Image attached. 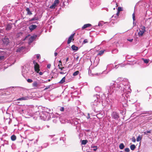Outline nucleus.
I'll return each instance as SVG.
<instances>
[{
    "label": "nucleus",
    "mask_w": 152,
    "mask_h": 152,
    "mask_svg": "<svg viewBox=\"0 0 152 152\" xmlns=\"http://www.w3.org/2000/svg\"><path fill=\"white\" fill-rule=\"evenodd\" d=\"M59 3V0H55L54 3L56 5H57V4H58Z\"/></svg>",
    "instance_id": "a878e982"
},
{
    "label": "nucleus",
    "mask_w": 152,
    "mask_h": 152,
    "mask_svg": "<svg viewBox=\"0 0 152 152\" xmlns=\"http://www.w3.org/2000/svg\"><path fill=\"white\" fill-rule=\"evenodd\" d=\"M59 64L58 65V67L59 69H60L61 70H63V69H64V67H61L60 66V65L61 66L62 65V63L61 62V61H59Z\"/></svg>",
    "instance_id": "1a4fd4ad"
},
{
    "label": "nucleus",
    "mask_w": 152,
    "mask_h": 152,
    "mask_svg": "<svg viewBox=\"0 0 152 152\" xmlns=\"http://www.w3.org/2000/svg\"><path fill=\"white\" fill-rule=\"evenodd\" d=\"M35 38V37L34 36L30 37L28 39V43L30 44L34 40Z\"/></svg>",
    "instance_id": "0eeeda50"
},
{
    "label": "nucleus",
    "mask_w": 152,
    "mask_h": 152,
    "mask_svg": "<svg viewBox=\"0 0 152 152\" xmlns=\"http://www.w3.org/2000/svg\"><path fill=\"white\" fill-rule=\"evenodd\" d=\"M75 124V121H74V122H73V123H72V124Z\"/></svg>",
    "instance_id": "5fc2aeb1"
},
{
    "label": "nucleus",
    "mask_w": 152,
    "mask_h": 152,
    "mask_svg": "<svg viewBox=\"0 0 152 152\" xmlns=\"http://www.w3.org/2000/svg\"><path fill=\"white\" fill-rule=\"evenodd\" d=\"M119 152H122V151H120Z\"/></svg>",
    "instance_id": "e2e57ef3"
},
{
    "label": "nucleus",
    "mask_w": 152,
    "mask_h": 152,
    "mask_svg": "<svg viewBox=\"0 0 152 152\" xmlns=\"http://www.w3.org/2000/svg\"><path fill=\"white\" fill-rule=\"evenodd\" d=\"M132 16L133 19V21H134L135 20V14L134 13H133L132 14Z\"/></svg>",
    "instance_id": "7c9ffc66"
},
{
    "label": "nucleus",
    "mask_w": 152,
    "mask_h": 152,
    "mask_svg": "<svg viewBox=\"0 0 152 152\" xmlns=\"http://www.w3.org/2000/svg\"><path fill=\"white\" fill-rule=\"evenodd\" d=\"M2 41L4 45H7L9 43V40L8 38L5 37L2 39Z\"/></svg>",
    "instance_id": "20e7f679"
},
{
    "label": "nucleus",
    "mask_w": 152,
    "mask_h": 152,
    "mask_svg": "<svg viewBox=\"0 0 152 152\" xmlns=\"http://www.w3.org/2000/svg\"><path fill=\"white\" fill-rule=\"evenodd\" d=\"M28 97H22L18 99V100H26L28 99Z\"/></svg>",
    "instance_id": "f8f14e48"
},
{
    "label": "nucleus",
    "mask_w": 152,
    "mask_h": 152,
    "mask_svg": "<svg viewBox=\"0 0 152 152\" xmlns=\"http://www.w3.org/2000/svg\"><path fill=\"white\" fill-rule=\"evenodd\" d=\"M33 63L34 65V68L35 71L37 73H39V71H40L39 65L34 61H33Z\"/></svg>",
    "instance_id": "f257e3e1"
},
{
    "label": "nucleus",
    "mask_w": 152,
    "mask_h": 152,
    "mask_svg": "<svg viewBox=\"0 0 152 152\" xmlns=\"http://www.w3.org/2000/svg\"><path fill=\"white\" fill-rule=\"evenodd\" d=\"M88 41L87 39H85L83 40L81 44V45H83V44H85L86 43H88Z\"/></svg>",
    "instance_id": "b1692460"
},
{
    "label": "nucleus",
    "mask_w": 152,
    "mask_h": 152,
    "mask_svg": "<svg viewBox=\"0 0 152 152\" xmlns=\"http://www.w3.org/2000/svg\"><path fill=\"white\" fill-rule=\"evenodd\" d=\"M118 11L120 12L121 11H122V9L121 7H118Z\"/></svg>",
    "instance_id": "c756f323"
},
{
    "label": "nucleus",
    "mask_w": 152,
    "mask_h": 152,
    "mask_svg": "<svg viewBox=\"0 0 152 152\" xmlns=\"http://www.w3.org/2000/svg\"><path fill=\"white\" fill-rule=\"evenodd\" d=\"M145 28H146L144 26L142 25H141V26L140 29H141V30H142L143 31L146 32V31L145 30Z\"/></svg>",
    "instance_id": "6ab92c4d"
},
{
    "label": "nucleus",
    "mask_w": 152,
    "mask_h": 152,
    "mask_svg": "<svg viewBox=\"0 0 152 152\" xmlns=\"http://www.w3.org/2000/svg\"><path fill=\"white\" fill-rule=\"evenodd\" d=\"M12 28L11 24H8L6 28V30H10Z\"/></svg>",
    "instance_id": "9d476101"
},
{
    "label": "nucleus",
    "mask_w": 152,
    "mask_h": 152,
    "mask_svg": "<svg viewBox=\"0 0 152 152\" xmlns=\"http://www.w3.org/2000/svg\"><path fill=\"white\" fill-rule=\"evenodd\" d=\"M128 40L130 42H132L133 41V39H128Z\"/></svg>",
    "instance_id": "ea45409f"
},
{
    "label": "nucleus",
    "mask_w": 152,
    "mask_h": 152,
    "mask_svg": "<svg viewBox=\"0 0 152 152\" xmlns=\"http://www.w3.org/2000/svg\"><path fill=\"white\" fill-rule=\"evenodd\" d=\"M124 150L126 152H129L130 151V150L128 148H125Z\"/></svg>",
    "instance_id": "2f4dec72"
},
{
    "label": "nucleus",
    "mask_w": 152,
    "mask_h": 152,
    "mask_svg": "<svg viewBox=\"0 0 152 152\" xmlns=\"http://www.w3.org/2000/svg\"><path fill=\"white\" fill-rule=\"evenodd\" d=\"M57 55V53L56 52H55V53H54V55L55 56H56Z\"/></svg>",
    "instance_id": "de8ad7c7"
},
{
    "label": "nucleus",
    "mask_w": 152,
    "mask_h": 152,
    "mask_svg": "<svg viewBox=\"0 0 152 152\" xmlns=\"http://www.w3.org/2000/svg\"><path fill=\"white\" fill-rule=\"evenodd\" d=\"M119 147L120 149H123L124 148V145L123 143H121L119 145Z\"/></svg>",
    "instance_id": "f3484780"
},
{
    "label": "nucleus",
    "mask_w": 152,
    "mask_h": 152,
    "mask_svg": "<svg viewBox=\"0 0 152 152\" xmlns=\"http://www.w3.org/2000/svg\"><path fill=\"white\" fill-rule=\"evenodd\" d=\"M104 24V23L103 21H100L98 23V26H102L103 24Z\"/></svg>",
    "instance_id": "5701e85b"
},
{
    "label": "nucleus",
    "mask_w": 152,
    "mask_h": 152,
    "mask_svg": "<svg viewBox=\"0 0 152 152\" xmlns=\"http://www.w3.org/2000/svg\"><path fill=\"white\" fill-rule=\"evenodd\" d=\"M145 32V31L140 30L139 32L138 33V36L139 37H142L143 35V34Z\"/></svg>",
    "instance_id": "39448f33"
},
{
    "label": "nucleus",
    "mask_w": 152,
    "mask_h": 152,
    "mask_svg": "<svg viewBox=\"0 0 152 152\" xmlns=\"http://www.w3.org/2000/svg\"><path fill=\"white\" fill-rule=\"evenodd\" d=\"M49 88V87H46V88L45 89V90H47V89H48V88Z\"/></svg>",
    "instance_id": "8fccbe9b"
},
{
    "label": "nucleus",
    "mask_w": 152,
    "mask_h": 152,
    "mask_svg": "<svg viewBox=\"0 0 152 152\" xmlns=\"http://www.w3.org/2000/svg\"><path fill=\"white\" fill-rule=\"evenodd\" d=\"M48 81H50V79H49L48 80Z\"/></svg>",
    "instance_id": "13d9d810"
},
{
    "label": "nucleus",
    "mask_w": 152,
    "mask_h": 152,
    "mask_svg": "<svg viewBox=\"0 0 152 152\" xmlns=\"http://www.w3.org/2000/svg\"><path fill=\"white\" fill-rule=\"evenodd\" d=\"M65 73L66 72H64V71H61L60 72V73L61 74H65Z\"/></svg>",
    "instance_id": "e433bc0d"
},
{
    "label": "nucleus",
    "mask_w": 152,
    "mask_h": 152,
    "mask_svg": "<svg viewBox=\"0 0 152 152\" xmlns=\"http://www.w3.org/2000/svg\"><path fill=\"white\" fill-rule=\"evenodd\" d=\"M77 58H78V57H77Z\"/></svg>",
    "instance_id": "680f3d73"
},
{
    "label": "nucleus",
    "mask_w": 152,
    "mask_h": 152,
    "mask_svg": "<svg viewBox=\"0 0 152 152\" xmlns=\"http://www.w3.org/2000/svg\"><path fill=\"white\" fill-rule=\"evenodd\" d=\"M36 27L37 26L36 25H32L29 26V28L31 31H32L36 28Z\"/></svg>",
    "instance_id": "423d86ee"
},
{
    "label": "nucleus",
    "mask_w": 152,
    "mask_h": 152,
    "mask_svg": "<svg viewBox=\"0 0 152 152\" xmlns=\"http://www.w3.org/2000/svg\"><path fill=\"white\" fill-rule=\"evenodd\" d=\"M111 116L112 118L115 120H117L119 118L118 114L115 112H113Z\"/></svg>",
    "instance_id": "f03ea898"
},
{
    "label": "nucleus",
    "mask_w": 152,
    "mask_h": 152,
    "mask_svg": "<svg viewBox=\"0 0 152 152\" xmlns=\"http://www.w3.org/2000/svg\"><path fill=\"white\" fill-rule=\"evenodd\" d=\"M69 59V58H67L66 59V61H68Z\"/></svg>",
    "instance_id": "603ef678"
},
{
    "label": "nucleus",
    "mask_w": 152,
    "mask_h": 152,
    "mask_svg": "<svg viewBox=\"0 0 152 152\" xmlns=\"http://www.w3.org/2000/svg\"><path fill=\"white\" fill-rule=\"evenodd\" d=\"M73 75L74 76H75V75H76V72H75L73 73Z\"/></svg>",
    "instance_id": "79ce46f5"
},
{
    "label": "nucleus",
    "mask_w": 152,
    "mask_h": 152,
    "mask_svg": "<svg viewBox=\"0 0 152 152\" xmlns=\"http://www.w3.org/2000/svg\"><path fill=\"white\" fill-rule=\"evenodd\" d=\"M142 137H140V136H139L137 138V142H139L141 140Z\"/></svg>",
    "instance_id": "393cba45"
},
{
    "label": "nucleus",
    "mask_w": 152,
    "mask_h": 152,
    "mask_svg": "<svg viewBox=\"0 0 152 152\" xmlns=\"http://www.w3.org/2000/svg\"><path fill=\"white\" fill-rule=\"evenodd\" d=\"M56 6V5L54 3L50 6V9H54L55 8V7Z\"/></svg>",
    "instance_id": "4be33fe9"
},
{
    "label": "nucleus",
    "mask_w": 152,
    "mask_h": 152,
    "mask_svg": "<svg viewBox=\"0 0 152 152\" xmlns=\"http://www.w3.org/2000/svg\"><path fill=\"white\" fill-rule=\"evenodd\" d=\"M65 77H63L62 79L59 82V83L60 84H62L65 82Z\"/></svg>",
    "instance_id": "ddd939ff"
},
{
    "label": "nucleus",
    "mask_w": 152,
    "mask_h": 152,
    "mask_svg": "<svg viewBox=\"0 0 152 152\" xmlns=\"http://www.w3.org/2000/svg\"><path fill=\"white\" fill-rule=\"evenodd\" d=\"M130 149L132 150H134V149H135L136 147L135 145L133 144L131 145L130 146Z\"/></svg>",
    "instance_id": "a211bd4d"
},
{
    "label": "nucleus",
    "mask_w": 152,
    "mask_h": 152,
    "mask_svg": "<svg viewBox=\"0 0 152 152\" xmlns=\"http://www.w3.org/2000/svg\"><path fill=\"white\" fill-rule=\"evenodd\" d=\"M116 6H118V4H117V3H116Z\"/></svg>",
    "instance_id": "4d7b16f0"
},
{
    "label": "nucleus",
    "mask_w": 152,
    "mask_h": 152,
    "mask_svg": "<svg viewBox=\"0 0 152 152\" xmlns=\"http://www.w3.org/2000/svg\"><path fill=\"white\" fill-rule=\"evenodd\" d=\"M75 34V33L73 34H71V36L69 37V38L68 39L67 41V43L68 44L70 43L71 42V41L72 40H74L73 37Z\"/></svg>",
    "instance_id": "7ed1b4c3"
},
{
    "label": "nucleus",
    "mask_w": 152,
    "mask_h": 152,
    "mask_svg": "<svg viewBox=\"0 0 152 152\" xmlns=\"http://www.w3.org/2000/svg\"><path fill=\"white\" fill-rule=\"evenodd\" d=\"M91 26V25L89 23L86 24L84 25L82 27V29H84L87 27H90Z\"/></svg>",
    "instance_id": "6e6552de"
},
{
    "label": "nucleus",
    "mask_w": 152,
    "mask_h": 152,
    "mask_svg": "<svg viewBox=\"0 0 152 152\" xmlns=\"http://www.w3.org/2000/svg\"><path fill=\"white\" fill-rule=\"evenodd\" d=\"M78 49V47H77V50Z\"/></svg>",
    "instance_id": "6e6d98bb"
},
{
    "label": "nucleus",
    "mask_w": 152,
    "mask_h": 152,
    "mask_svg": "<svg viewBox=\"0 0 152 152\" xmlns=\"http://www.w3.org/2000/svg\"><path fill=\"white\" fill-rule=\"evenodd\" d=\"M97 148H94L93 149V151H96L97 150Z\"/></svg>",
    "instance_id": "a18cd8bd"
},
{
    "label": "nucleus",
    "mask_w": 152,
    "mask_h": 152,
    "mask_svg": "<svg viewBox=\"0 0 152 152\" xmlns=\"http://www.w3.org/2000/svg\"><path fill=\"white\" fill-rule=\"evenodd\" d=\"M142 59L144 63L146 64H147L149 61V60L148 59H145L143 58H142Z\"/></svg>",
    "instance_id": "412c9836"
},
{
    "label": "nucleus",
    "mask_w": 152,
    "mask_h": 152,
    "mask_svg": "<svg viewBox=\"0 0 152 152\" xmlns=\"http://www.w3.org/2000/svg\"><path fill=\"white\" fill-rule=\"evenodd\" d=\"M104 50H101L99 51V53L97 54L98 56H101L104 52Z\"/></svg>",
    "instance_id": "2eb2a0df"
},
{
    "label": "nucleus",
    "mask_w": 152,
    "mask_h": 152,
    "mask_svg": "<svg viewBox=\"0 0 152 152\" xmlns=\"http://www.w3.org/2000/svg\"><path fill=\"white\" fill-rule=\"evenodd\" d=\"M79 42H80V43H81V42H82V39H80L79 40Z\"/></svg>",
    "instance_id": "c03bdc74"
},
{
    "label": "nucleus",
    "mask_w": 152,
    "mask_h": 152,
    "mask_svg": "<svg viewBox=\"0 0 152 152\" xmlns=\"http://www.w3.org/2000/svg\"><path fill=\"white\" fill-rule=\"evenodd\" d=\"M147 133H149V131H148V132H147Z\"/></svg>",
    "instance_id": "bf43d9fd"
},
{
    "label": "nucleus",
    "mask_w": 152,
    "mask_h": 152,
    "mask_svg": "<svg viewBox=\"0 0 152 152\" xmlns=\"http://www.w3.org/2000/svg\"><path fill=\"white\" fill-rule=\"evenodd\" d=\"M4 58V56H0V60H1L3 59Z\"/></svg>",
    "instance_id": "f704fd0d"
},
{
    "label": "nucleus",
    "mask_w": 152,
    "mask_h": 152,
    "mask_svg": "<svg viewBox=\"0 0 152 152\" xmlns=\"http://www.w3.org/2000/svg\"><path fill=\"white\" fill-rule=\"evenodd\" d=\"M64 108L63 107H61L60 109V111L63 112L64 111Z\"/></svg>",
    "instance_id": "473e14b6"
},
{
    "label": "nucleus",
    "mask_w": 152,
    "mask_h": 152,
    "mask_svg": "<svg viewBox=\"0 0 152 152\" xmlns=\"http://www.w3.org/2000/svg\"><path fill=\"white\" fill-rule=\"evenodd\" d=\"M11 138L12 141H14L16 140V137L15 135H13L11 136Z\"/></svg>",
    "instance_id": "dca6fc26"
},
{
    "label": "nucleus",
    "mask_w": 152,
    "mask_h": 152,
    "mask_svg": "<svg viewBox=\"0 0 152 152\" xmlns=\"http://www.w3.org/2000/svg\"><path fill=\"white\" fill-rule=\"evenodd\" d=\"M88 118H90V116L89 114H88Z\"/></svg>",
    "instance_id": "09e8293b"
},
{
    "label": "nucleus",
    "mask_w": 152,
    "mask_h": 152,
    "mask_svg": "<svg viewBox=\"0 0 152 152\" xmlns=\"http://www.w3.org/2000/svg\"><path fill=\"white\" fill-rule=\"evenodd\" d=\"M119 14H120V12L118 11V12H117V13L116 14L118 16L119 15Z\"/></svg>",
    "instance_id": "58836bf2"
},
{
    "label": "nucleus",
    "mask_w": 152,
    "mask_h": 152,
    "mask_svg": "<svg viewBox=\"0 0 152 152\" xmlns=\"http://www.w3.org/2000/svg\"><path fill=\"white\" fill-rule=\"evenodd\" d=\"M132 141L134 142H135L136 141V139L134 137H132Z\"/></svg>",
    "instance_id": "c9c22d12"
},
{
    "label": "nucleus",
    "mask_w": 152,
    "mask_h": 152,
    "mask_svg": "<svg viewBox=\"0 0 152 152\" xmlns=\"http://www.w3.org/2000/svg\"><path fill=\"white\" fill-rule=\"evenodd\" d=\"M39 74L40 75H42L43 74V73L42 72H39Z\"/></svg>",
    "instance_id": "37998d69"
},
{
    "label": "nucleus",
    "mask_w": 152,
    "mask_h": 152,
    "mask_svg": "<svg viewBox=\"0 0 152 152\" xmlns=\"http://www.w3.org/2000/svg\"><path fill=\"white\" fill-rule=\"evenodd\" d=\"M77 68L78 70H79L80 71H81V67L80 66V65H78L77 66Z\"/></svg>",
    "instance_id": "cd10ccee"
},
{
    "label": "nucleus",
    "mask_w": 152,
    "mask_h": 152,
    "mask_svg": "<svg viewBox=\"0 0 152 152\" xmlns=\"http://www.w3.org/2000/svg\"><path fill=\"white\" fill-rule=\"evenodd\" d=\"M88 141L87 140H83L81 141V144L85 145H86L88 142Z\"/></svg>",
    "instance_id": "4468645a"
},
{
    "label": "nucleus",
    "mask_w": 152,
    "mask_h": 152,
    "mask_svg": "<svg viewBox=\"0 0 152 152\" xmlns=\"http://www.w3.org/2000/svg\"><path fill=\"white\" fill-rule=\"evenodd\" d=\"M79 70H78L77 71V75L79 73Z\"/></svg>",
    "instance_id": "49530a36"
},
{
    "label": "nucleus",
    "mask_w": 152,
    "mask_h": 152,
    "mask_svg": "<svg viewBox=\"0 0 152 152\" xmlns=\"http://www.w3.org/2000/svg\"><path fill=\"white\" fill-rule=\"evenodd\" d=\"M26 10L28 14L30 15L32 14V13L30 11V10L29 8H27L26 9Z\"/></svg>",
    "instance_id": "aec40b11"
},
{
    "label": "nucleus",
    "mask_w": 152,
    "mask_h": 152,
    "mask_svg": "<svg viewBox=\"0 0 152 152\" xmlns=\"http://www.w3.org/2000/svg\"><path fill=\"white\" fill-rule=\"evenodd\" d=\"M32 19V20H34V19H33V18Z\"/></svg>",
    "instance_id": "052dcab7"
},
{
    "label": "nucleus",
    "mask_w": 152,
    "mask_h": 152,
    "mask_svg": "<svg viewBox=\"0 0 152 152\" xmlns=\"http://www.w3.org/2000/svg\"><path fill=\"white\" fill-rule=\"evenodd\" d=\"M27 81L28 83H31L33 82V80L31 79H28L27 80Z\"/></svg>",
    "instance_id": "c85d7f7f"
},
{
    "label": "nucleus",
    "mask_w": 152,
    "mask_h": 152,
    "mask_svg": "<svg viewBox=\"0 0 152 152\" xmlns=\"http://www.w3.org/2000/svg\"><path fill=\"white\" fill-rule=\"evenodd\" d=\"M71 48L73 50H76V47L74 45L72 46Z\"/></svg>",
    "instance_id": "bb28decb"
},
{
    "label": "nucleus",
    "mask_w": 152,
    "mask_h": 152,
    "mask_svg": "<svg viewBox=\"0 0 152 152\" xmlns=\"http://www.w3.org/2000/svg\"><path fill=\"white\" fill-rule=\"evenodd\" d=\"M110 89H111V88H112L113 89V88L112 87V86H110Z\"/></svg>",
    "instance_id": "3c124183"
},
{
    "label": "nucleus",
    "mask_w": 152,
    "mask_h": 152,
    "mask_svg": "<svg viewBox=\"0 0 152 152\" xmlns=\"http://www.w3.org/2000/svg\"><path fill=\"white\" fill-rule=\"evenodd\" d=\"M51 65L50 64H48L47 65V67L48 68H50V67Z\"/></svg>",
    "instance_id": "4c0bfd02"
},
{
    "label": "nucleus",
    "mask_w": 152,
    "mask_h": 152,
    "mask_svg": "<svg viewBox=\"0 0 152 152\" xmlns=\"http://www.w3.org/2000/svg\"><path fill=\"white\" fill-rule=\"evenodd\" d=\"M91 148H97V146H91Z\"/></svg>",
    "instance_id": "a19ab883"
},
{
    "label": "nucleus",
    "mask_w": 152,
    "mask_h": 152,
    "mask_svg": "<svg viewBox=\"0 0 152 152\" xmlns=\"http://www.w3.org/2000/svg\"><path fill=\"white\" fill-rule=\"evenodd\" d=\"M32 86L34 87H38V84L37 82L34 81L32 83Z\"/></svg>",
    "instance_id": "9b49d317"
},
{
    "label": "nucleus",
    "mask_w": 152,
    "mask_h": 152,
    "mask_svg": "<svg viewBox=\"0 0 152 152\" xmlns=\"http://www.w3.org/2000/svg\"><path fill=\"white\" fill-rule=\"evenodd\" d=\"M27 37H27V36H26V38H25V39H26L27 38Z\"/></svg>",
    "instance_id": "864d4df0"
},
{
    "label": "nucleus",
    "mask_w": 152,
    "mask_h": 152,
    "mask_svg": "<svg viewBox=\"0 0 152 152\" xmlns=\"http://www.w3.org/2000/svg\"><path fill=\"white\" fill-rule=\"evenodd\" d=\"M36 57L37 59H39V58H40V55L39 54H37L36 55Z\"/></svg>",
    "instance_id": "72a5a7b5"
}]
</instances>
